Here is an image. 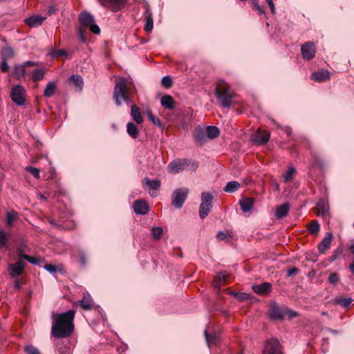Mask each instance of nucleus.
I'll list each match as a JSON object with an SVG mask.
<instances>
[{
	"mask_svg": "<svg viewBox=\"0 0 354 354\" xmlns=\"http://www.w3.org/2000/svg\"><path fill=\"white\" fill-rule=\"evenodd\" d=\"M254 204V199L250 197L242 198L239 201V205L243 212H250L252 211Z\"/></svg>",
	"mask_w": 354,
	"mask_h": 354,
	"instance_id": "nucleus-18",
	"label": "nucleus"
},
{
	"mask_svg": "<svg viewBox=\"0 0 354 354\" xmlns=\"http://www.w3.org/2000/svg\"><path fill=\"white\" fill-rule=\"evenodd\" d=\"M333 236L332 232H328L326 233L324 238L322 240L318 245V250L320 253L323 254L330 248Z\"/></svg>",
	"mask_w": 354,
	"mask_h": 354,
	"instance_id": "nucleus-15",
	"label": "nucleus"
},
{
	"mask_svg": "<svg viewBox=\"0 0 354 354\" xmlns=\"http://www.w3.org/2000/svg\"><path fill=\"white\" fill-rule=\"evenodd\" d=\"M161 84L165 88H169L172 86L173 81L169 75H165L162 78Z\"/></svg>",
	"mask_w": 354,
	"mask_h": 354,
	"instance_id": "nucleus-43",
	"label": "nucleus"
},
{
	"mask_svg": "<svg viewBox=\"0 0 354 354\" xmlns=\"http://www.w3.org/2000/svg\"><path fill=\"white\" fill-rule=\"evenodd\" d=\"M174 100L169 95H165L160 99L161 105L167 109L172 110L174 108Z\"/></svg>",
	"mask_w": 354,
	"mask_h": 354,
	"instance_id": "nucleus-25",
	"label": "nucleus"
},
{
	"mask_svg": "<svg viewBox=\"0 0 354 354\" xmlns=\"http://www.w3.org/2000/svg\"><path fill=\"white\" fill-rule=\"evenodd\" d=\"M69 80L71 81L73 84L82 90L83 88V80L80 75H73L69 77Z\"/></svg>",
	"mask_w": 354,
	"mask_h": 354,
	"instance_id": "nucleus-39",
	"label": "nucleus"
},
{
	"mask_svg": "<svg viewBox=\"0 0 354 354\" xmlns=\"http://www.w3.org/2000/svg\"><path fill=\"white\" fill-rule=\"evenodd\" d=\"M241 185L237 181H230L227 183L223 190L225 192L233 193L237 191L240 188Z\"/></svg>",
	"mask_w": 354,
	"mask_h": 354,
	"instance_id": "nucleus-34",
	"label": "nucleus"
},
{
	"mask_svg": "<svg viewBox=\"0 0 354 354\" xmlns=\"http://www.w3.org/2000/svg\"><path fill=\"white\" fill-rule=\"evenodd\" d=\"M8 239L6 232L0 230V248H5L7 245Z\"/></svg>",
	"mask_w": 354,
	"mask_h": 354,
	"instance_id": "nucleus-47",
	"label": "nucleus"
},
{
	"mask_svg": "<svg viewBox=\"0 0 354 354\" xmlns=\"http://www.w3.org/2000/svg\"><path fill=\"white\" fill-rule=\"evenodd\" d=\"M298 272H299V269L295 267H292L288 270L287 275H288V277H291L294 274H297Z\"/></svg>",
	"mask_w": 354,
	"mask_h": 354,
	"instance_id": "nucleus-56",
	"label": "nucleus"
},
{
	"mask_svg": "<svg viewBox=\"0 0 354 354\" xmlns=\"http://www.w3.org/2000/svg\"><path fill=\"white\" fill-rule=\"evenodd\" d=\"M14 288L17 290H19L21 288V284L20 281H19V279H17L15 281Z\"/></svg>",
	"mask_w": 354,
	"mask_h": 354,
	"instance_id": "nucleus-62",
	"label": "nucleus"
},
{
	"mask_svg": "<svg viewBox=\"0 0 354 354\" xmlns=\"http://www.w3.org/2000/svg\"><path fill=\"white\" fill-rule=\"evenodd\" d=\"M263 354H282L281 346L277 339H271L268 341L263 351Z\"/></svg>",
	"mask_w": 354,
	"mask_h": 354,
	"instance_id": "nucleus-10",
	"label": "nucleus"
},
{
	"mask_svg": "<svg viewBox=\"0 0 354 354\" xmlns=\"http://www.w3.org/2000/svg\"><path fill=\"white\" fill-rule=\"evenodd\" d=\"M205 337L206 339L207 344L209 347L216 345L218 343V337L214 333H207V330H204Z\"/></svg>",
	"mask_w": 354,
	"mask_h": 354,
	"instance_id": "nucleus-32",
	"label": "nucleus"
},
{
	"mask_svg": "<svg viewBox=\"0 0 354 354\" xmlns=\"http://www.w3.org/2000/svg\"><path fill=\"white\" fill-rule=\"evenodd\" d=\"M57 55L59 56H66L67 55V53L64 50H59L56 53Z\"/></svg>",
	"mask_w": 354,
	"mask_h": 354,
	"instance_id": "nucleus-63",
	"label": "nucleus"
},
{
	"mask_svg": "<svg viewBox=\"0 0 354 354\" xmlns=\"http://www.w3.org/2000/svg\"><path fill=\"white\" fill-rule=\"evenodd\" d=\"M215 94L223 108H229L231 106L233 95L228 88H224L220 91L216 90Z\"/></svg>",
	"mask_w": 354,
	"mask_h": 354,
	"instance_id": "nucleus-7",
	"label": "nucleus"
},
{
	"mask_svg": "<svg viewBox=\"0 0 354 354\" xmlns=\"http://www.w3.org/2000/svg\"><path fill=\"white\" fill-rule=\"evenodd\" d=\"M21 257H23L24 259L28 261L31 264L35 266L39 265L40 262L41 261L40 259L34 257H30L29 255H23Z\"/></svg>",
	"mask_w": 354,
	"mask_h": 354,
	"instance_id": "nucleus-45",
	"label": "nucleus"
},
{
	"mask_svg": "<svg viewBox=\"0 0 354 354\" xmlns=\"http://www.w3.org/2000/svg\"><path fill=\"white\" fill-rule=\"evenodd\" d=\"M56 88H57V86H56V83L55 82H53V81L49 82L47 84V85L44 89V97H52L55 93Z\"/></svg>",
	"mask_w": 354,
	"mask_h": 354,
	"instance_id": "nucleus-31",
	"label": "nucleus"
},
{
	"mask_svg": "<svg viewBox=\"0 0 354 354\" xmlns=\"http://www.w3.org/2000/svg\"><path fill=\"white\" fill-rule=\"evenodd\" d=\"M26 354H41L39 351L32 345H28L24 348Z\"/></svg>",
	"mask_w": 354,
	"mask_h": 354,
	"instance_id": "nucleus-48",
	"label": "nucleus"
},
{
	"mask_svg": "<svg viewBox=\"0 0 354 354\" xmlns=\"http://www.w3.org/2000/svg\"><path fill=\"white\" fill-rule=\"evenodd\" d=\"M28 72L26 71V67L24 64H17L15 66L13 71V75L17 79L23 77Z\"/></svg>",
	"mask_w": 354,
	"mask_h": 354,
	"instance_id": "nucleus-30",
	"label": "nucleus"
},
{
	"mask_svg": "<svg viewBox=\"0 0 354 354\" xmlns=\"http://www.w3.org/2000/svg\"><path fill=\"white\" fill-rule=\"evenodd\" d=\"M330 73L327 71H319L312 73V79L317 82H324L330 78Z\"/></svg>",
	"mask_w": 354,
	"mask_h": 354,
	"instance_id": "nucleus-22",
	"label": "nucleus"
},
{
	"mask_svg": "<svg viewBox=\"0 0 354 354\" xmlns=\"http://www.w3.org/2000/svg\"><path fill=\"white\" fill-rule=\"evenodd\" d=\"M153 238L156 240L161 239L163 234V229L161 227H153L151 230Z\"/></svg>",
	"mask_w": 354,
	"mask_h": 354,
	"instance_id": "nucleus-40",
	"label": "nucleus"
},
{
	"mask_svg": "<svg viewBox=\"0 0 354 354\" xmlns=\"http://www.w3.org/2000/svg\"><path fill=\"white\" fill-rule=\"evenodd\" d=\"M297 315V313L286 308L280 307L276 303L272 304L269 309V316L274 320H281L286 316L293 318Z\"/></svg>",
	"mask_w": 354,
	"mask_h": 354,
	"instance_id": "nucleus-3",
	"label": "nucleus"
},
{
	"mask_svg": "<svg viewBox=\"0 0 354 354\" xmlns=\"http://www.w3.org/2000/svg\"><path fill=\"white\" fill-rule=\"evenodd\" d=\"M46 18L40 15H35L25 19V23L30 27L35 28L41 25Z\"/></svg>",
	"mask_w": 354,
	"mask_h": 354,
	"instance_id": "nucleus-20",
	"label": "nucleus"
},
{
	"mask_svg": "<svg viewBox=\"0 0 354 354\" xmlns=\"http://www.w3.org/2000/svg\"><path fill=\"white\" fill-rule=\"evenodd\" d=\"M45 70L43 68H35L32 72V80L34 82H38L44 77Z\"/></svg>",
	"mask_w": 354,
	"mask_h": 354,
	"instance_id": "nucleus-37",
	"label": "nucleus"
},
{
	"mask_svg": "<svg viewBox=\"0 0 354 354\" xmlns=\"http://www.w3.org/2000/svg\"><path fill=\"white\" fill-rule=\"evenodd\" d=\"M317 215L324 216L328 212V208L323 203H319L317 205Z\"/></svg>",
	"mask_w": 354,
	"mask_h": 354,
	"instance_id": "nucleus-42",
	"label": "nucleus"
},
{
	"mask_svg": "<svg viewBox=\"0 0 354 354\" xmlns=\"http://www.w3.org/2000/svg\"><path fill=\"white\" fill-rule=\"evenodd\" d=\"M85 31L86 28H84L83 27H80L77 31L78 38L82 43H85L86 41Z\"/></svg>",
	"mask_w": 354,
	"mask_h": 354,
	"instance_id": "nucleus-50",
	"label": "nucleus"
},
{
	"mask_svg": "<svg viewBox=\"0 0 354 354\" xmlns=\"http://www.w3.org/2000/svg\"><path fill=\"white\" fill-rule=\"evenodd\" d=\"M301 53L304 59H312L316 53V48L313 42L308 41L301 46Z\"/></svg>",
	"mask_w": 354,
	"mask_h": 354,
	"instance_id": "nucleus-12",
	"label": "nucleus"
},
{
	"mask_svg": "<svg viewBox=\"0 0 354 354\" xmlns=\"http://www.w3.org/2000/svg\"><path fill=\"white\" fill-rule=\"evenodd\" d=\"M147 117L150 120V121L156 126H158V127H161L162 126V124H161V122L160 120L158 118H156L151 113V111H147Z\"/></svg>",
	"mask_w": 354,
	"mask_h": 354,
	"instance_id": "nucleus-44",
	"label": "nucleus"
},
{
	"mask_svg": "<svg viewBox=\"0 0 354 354\" xmlns=\"http://www.w3.org/2000/svg\"><path fill=\"white\" fill-rule=\"evenodd\" d=\"M133 210L136 214L146 215L149 211V207L146 201L139 200L134 203Z\"/></svg>",
	"mask_w": 354,
	"mask_h": 354,
	"instance_id": "nucleus-14",
	"label": "nucleus"
},
{
	"mask_svg": "<svg viewBox=\"0 0 354 354\" xmlns=\"http://www.w3.org/2000/svg\"><path fill=\"white\" fill-rule=\"evenodd\" d=\"M17 254H18V257H19L18 261H22V259H24L21 256L26 255V254H24V250L21 247H19L17 248Z\"/></svg>",
	"mask_w": 354,
	"mask_h": 354,
	"instance_id": "nucleus-57",
	"label": "nucleus"
},
{
	"mask_svg": "<svg viewBox=\"0 0 354 354\" xmlns=\"http://www.w3.org/2000/svg\"><path fill=\"white\" fill-rule=\"evenodd\" d=\"M25 67L27 66H35L38 65L37 62H33V61H27L23 63Z\"/></svg>",
	"mask_w": 354,
	"mask_h": 354,
	"instance_id": "nucleus-58",
	"label": "nucleus"
},
{
	"mask_svg": "<svg viewBox=\"0 0 354 354\" xmlns=\"http://www.w3.org/2000/svg\"><path fill=\"white\" fill-rule=\"evenodd\" d=\"M272 285L268 282L252 286L254 292L259 295H264L271 291Z\"/></svg>",
	"mask_w": 354,
	"mask_h": 354,
	"instance_id": "nucleus-21",
	"label": "nucleus"
},
{
	"mask_svg": "<svg viewBox=\"0 0 354 354\" xmlns=\"http://www.w3.org/2000/svg\"><path fill=\"white\" fill-rule=\"evenodd\" d=\"M80 305L84 310H90L93 305V301L89 295H84L83 299L80 301Z\"/></svg>",
	"mask_w": 354,
	"mask_h": 354,
	"instance_id": "nucleus-29",
	"label": "nucleus"
},
{
	"mask_svg": "<svg viewBox=\"0 0 354 354\" xmlns=\"http://www.w3.org/2000/svg\"><path fill=\"white\" fill-rule=\"evenodd\" d=\"M208 140H212L218 137L220 134L219 129L216 126H208L205 129Z\"/></svg>",
	"mask_w": 354,
	"mask_h": 354,
	"instance_id": "nucleus-28",
	"label": "nucleus"
},
{
	"mask_svg": "<svg viewBox=\"0 0 354 354\" xmlns=\"http://www.w3.org/2000/svg\"><path fill=\"white\" fill-rule=\"evenodd\" d=\"M129 106H131V116L132 117L133 120L138 124L142 123L143 119L139 108L133 103Z\"/></svg>",
	"mask_w": 354,
	"mask_h": 354,
	"instance_id": "nucleus-23",
	"label": "nucleus"
},
{
	"mask_svg": "<svg viewBox=\"0 0 354 354\" xmlns=\"http://www.w3.org/2000/svg\"><path fill=\"white\" fill-rule=\"evenodd\" d=\"M353 299L351 297H337L334 299V301L344 308H348L351 305Z\"/></svg>",
	"mask_w": 354,
	"mask_h": 354,
	"instance_id": "nucleus-35",
	"label": "nucleus"
},
{
	"mask_svg": "<svg viewBox=\"0 0 354 354\" xmlns=\"http://www.w3.org/2000/svg\"><path fill=\"white\" fill-rule=\"evenodd\" d=\"M188 193L189 190L185 187L175 189L171 196L172 205L177 209L181 208L187 198Z\"/></svg>",
	"mask_w": 354,
	"mask_h": 354,
	"instance_id": "nucleus-6",
	"label": "nucleus"
},
{
	"mask_svg": "<svg viewBox=\"0 0 354 354\" xmlns=\"http://www.w3.org/2000/svg\"><path fill=\"white\" fill-rule=\"evenodd\" d=\"M0 69L4 73L8 71L9 66L8 64V60L1 59V62L0 64Z\"/></svg>",
	"mask_w": 354,
	"mask_h": 354,
	"instance_id": "nucleus-53",
	"label": "nucleus"
},
{
	"mask_svg": "<svg viewBox=\"0 0 354 354\" xmlns=\"http://www.w3.org/2000/svg\"><path fill=\"white\" fill-rule=\"evenodd\" d=\"M79 21L81 24L80 27L89 28L90 30L96 35L100 32V27L95 24V19L90 12L87 11L82 12L79 15Z\"/></svg>",
	"mask_w": 354,
	"mask_h": 354,
	"instance_id": "nucleus-4",
	"label": "nucleus"
},
{
	"mask_svg": "<svg viewBox=\"0 0 354 354\" xmlns=\"http://www.w3.org/2000/svg\"><path fill=\"white\" fill-rule=\"evenodd\" d=\"M270 133L268 131L259 132L253 136V142L257 145H263L266 144L270 139Z\"/></svg>",
	"mask_w": 354,
	"mask_h": 354,
	"instance_id": "nucleus-19",
	"label": "nucleus"
},
{
	"mask_svg": "<svg viewBox=\"0 0 354 354\" xmlns=\"http://www.w3.org/2000/svg\"><path fill=\"white\" fill-rule=\"evenodd\" d=\"M268 4L272 10V12L274 13L275 8H274V4L273 1L268 2Z\"/></svg>",
	"mask_w": 354,
	"mask_h": 354,
	"instance_id": "nucleus-64",
	"label": "nucleus"
},
{
	"mask_svg": "<svg viewBox=\"0 0 354 354\" xmlns=\"http://www.w3.org/2000/svg\"><path fill=\"white\" fill-rule=\"evenodd\" d=\"M296 172V170L294 167H290L286 172L285 173L283 178L284 181L288 182L292 179L293 174Z\"/></svg>",
	"mask_w": 354,
	"mask_h": 354,
	"instance_id": "nucleus-46",
	"label": "nucleus"
},
{
	"mask_svg": "<svg viewBox=\"0 0 354 354\" xmlns=\"http://www.w3.org/2000/svg\"><path fill=\"white\" fill-rule=\"evenodd\" d=\"M127 131L128 134L133 138H136L138 136V129L133 122H128L127 124Z\"/></svg>",
	"mask_w": 354,
	"mask_h": 354,
	"instance_id": "nucleus-36",
	"label": "nucleus"
},
{
	"mask_svg": "<svg viewBox=\"0 0 354 354\" xmlns=\"http://www.w3.org/2000/svg\"><path fill=\"white\" fill-rule=\"evenodd\" d=\"M189 165V159H176L171 162L168 165V171L172 174H178L183 171Z\"/></svg>",
	"mask_w": 354,
	"mask_h": 354,
	"instance_id": "nucleus-9",
	"label": "nucleus"
},
{
	"mask_svg": "<svg viewBox=\"0 0 354 354\" xmlns=\"http://www.w3.org/2000/svg\"><path fill=\"white\" fill-rule=\"evenodd\" d=\"M310 234H317L320 230V225L317 221H313L309 225L308 228Z\"/></svg>",
	"mask_w": 354,
	"mask_h": 354,
	"instance_id": "nucleus-41",
	"label": "nucleus"
},
{
	"mask_svg": "<svg viewBox=\"0 0 354 354\" xmlns=\"http://www.w3.org/2000/svg\"><path fill=\"white\" fill-rule=\"evenodd\" d=\"M10 97L15 104L18 106L24 104L26 101V93L24 88L21 85H16L11 90Z\"/></svg>",
	"mask_w": 354,
	"mask_h": 354,
	"instance_id": "nucleus-8",
	"label": "nucleus"
},
{
	"mask_svg": "<svg viewBox=\"0 0 354 354\" xmlns=\"http://www.w3.org/2000/svg\"><path fill=\"white\" fill-rule=\"evenodd\" d=\"M194 141L201 146L206 143L208 138L205 129L202 127L196 128L194 133Z\"/></svg>",
	"mask_w": 354,
	"mask_h": 354,
	"instance_id": "nucleus-13",
	"label": "nucleus"
},
{
	"mask_svg": "<svg viewBox=\"0 0 354 354\" xmlns=\"http://www.w3.org/2000/svg\"><path fill=\"white\" fill-rule=\"evenodd\" d=\"M56 11V8L54 6H50L48 8L47 12L51 15L54 14Z\"/></svg>",
	"mask_w": 354,
	"mask_h": 354,
	"instance_id": "nucleus-60",
	"label": "nucleus"
},
{
	"mask_svg": "<svg viewBox=\"0 0 354 354\" xmlns=\"http://www.w3.org/2000/svg\"><path fill=\"white\" fill-rule=\"evenodd\" d=\"M216 237L219 239V240H224L225 239L227 238V235L225 232H222V231H220L217 233V235H216Z\"/></svg>",
	"mask_w": 354,
	"mask_h": 354,
	"instance_id": "nucleus-59",
	"label": "nucleus"
},
{
	"mask_svg": "<svg viewBox=\"0 0 354 354\" xmlns=\"http://www.w3.org/2000/svg\"><path fill=\"white\" fill-rule=\"evenodd\" d=\"M17 216H18V213L15 210L8 212L6 214L7 225L10 227L12 226L14 223L17 219Z\"/></svg>",
	"mask_w": 354,
	"mask_h": 354,
	"instance_id": "nucleus-38",
	"label": "nucleus"
},
{
	"mask_svg": "<svg viewBox=\"0 0 354 354\" xmlns=\"http://www.w3.org/2000/svg\"><path fill=\"white\" fill-rule=\"evenodd\" d=\"M290 209V205L288 203H284L280 206H278L276 209L275 216L277 218L280 219L285 217Z\"/></svg>",
	"mask_w": 354,
	"mask_h": 354,
	"instance_id": "nucleus-26",
	"label": "nucleus"
},
{
	"mask_svg": "<svg viewBox=\"0 0 354 354\" xmlns=\"http://www.w3.org/2000/svg\"><path fill=\"white\" fill-rule=\"evenodd\" d=\"M26 170L28 171H29L35 178H36L37 179H39L40 178L39 169H37L36 167L28 166L26 167Z\"/></svg>",
	"mask_w": 354,
	"mask_h": 354,
	"instance_id": "nucleus-49",
	"label": "nucleus"
},
{
	"mask_svg": "<svg viewBox=\"0 0 354 354\" xmlns=\"http://www.w3.org/2000/svg\"><path fill=\"white\" fill-rule=\"evenodd\" d=\"M15 50L11 46H5L1 52V59L8 60L15 57Z\"/></svg>",
	"mask_w": 354,
	"mask_h": 354,
	"instance_id": "nucleus-27",
	"label": "nucleus"
},
{
	"mask_svg": "<svg viewBox=\"0 0 354 354\" xmlns=\"http://www.w3.org/2000/svg\"><path fill=\"white\" fill-rule=\"evenodd\" d=\"M254 8L259 12V14H263L265 13L264 10L261 8V6L257 3H254Z\"/></svg>",
	"mask_w": 354,
	"mask_h": 354,
	"instance_id": "nucleus-61",
	"label": "nucleus"
},
{
	"mask_svg": "<svg viewBox=\"0 0 354 354\" xmlns=\"http://www.w3.org/2000/svg\"><path fill=\"white\" fill-rule=\"evenodd\" d=\"M153 20L152 13L147 10L144 29L147 32H151L153 30Z\"/></svg>",
	"mask_w": 354,
	"mask_h": 354,
	"instance_id": "nucleus-33",
	"label": "nucleus"
},
{
	"mask_svg": "<svg viewBox=\"0 0 354 354\" xmlns=\"http://www.w3.org/2000/svg\"><path fill=\"white\" fill-rule=\"evenodd\" d=\"M44 269L47 270L50 273H54L57 270V268L55 265L53 264H46L44 266Z\"/></svg>",
	"mask_w": 354,
	"mask_h": 354,
	"instance_id": "nucleus-54",
	"label": "nucleus"
},
{
	"mask_svg": "<svg viewBox=\"0 0 354 354\" xmlns=\"http://www.w3.org/2000/svg\"><path fill=\"white\" fill-rule=\"evenodd\" d=\"M160 180L158 179L150 180L147 178H145L143 180V186L147 185L149 187V192L152 196H156V194L153 193H151V191H158L160 188Z\"/></svg>",
	"mask_w": 354,
	"mask_h": 354,
	"instance_id": "nucleus-16",
	"label": "nucleus"
},
{
	"mask_svg": "<svg viewBox=\"0 0 354 354\" xmlns=\"http://www.w3.org/2000/svg\"><path fill=\"white\" fill-rule=\"evenodd\" d=\"M75 311L69 310L57 315L53 314L51 333L56 338L69 337L74 331Z\"/></svg>",
	"mask_w": 354,
	"mask_h": 354,
	"instance_id": "nucleus-1",
	"label": "nucleus"
},
{
	"mask_svg": "<svg viewBox=\"0 0 354 354\" xmlns=\"http://www.w3.org/2000/svg\"><path fill=\"white\" fill-rule=\"evenodd\" d=\"M102 6L107 7L112 6L114 11L119 10L124 4L126 0H97Z\"/></svg>",
	"mask_w": 354,
	"mask_h": 354,
	"instance_id": "nucleus-17",
	"label": "nucleus"
},
{
	"mask_svg": "<svg viewBox=\"0 0 354 354\" xmlns=\"http://www.w3.org/2000/svg\"><path fill=\"white\" fill-rule=\"evenodd\" d=\"M26 263L22 261H17L15 263L8 265V272L12 278H17L24 271Z\"/></svg>",
	"mask_w": 354,
	"mask_h": 354,
	"instance_id": "nucleus-11",
	"label": "nucleus"
},
{
	"mask_svg": "<svg viewBox=\"0 0 354 354\" xmlns=\"http://www.w3.org/2000/svg\"><path fill=\"white\" fill-rule=\"evenodd\" d=\"M226 276V273L225 272H219L214 277L212 282V286L215 290H216L217 291L220 290L222 283L225 280Z\"/></svg>",
	"mask_w": 354,
	"mask_h": 354,
	"instance_id": "nucleus-24",
	"label": "nucleus"
},
{
	"mask_svg": "<svg viewBox=\"0 0 354 354\" xmlns=\"http://www.w3.org/2000/svg\"><path fill=\"white\" fill-rule=\"evenodd\" d=\"M339 279V278L338 274L335 272L331 273L328 277V282L333 285L336 284L338 282Z\"/></svg>",
	"mask_w": 354,
	"mask_h": 354,
	"instance_id": "nucleus-52",
	"label": "nucleus"
},
{
	"mask_svg": "<svg viewBox=\"0 0 354 354\" xmlns=\"http://www.w3.org/2000/svg\"><path fill=\"white\" fill-rule=\"evenodd\" d=\"M113 99L118 106H121L123 103L129 106L133 103L129 88L124 81L115 84L113 90Z\"/></svg>",
	"mask_w": 354,
	"mask_h": 354,
	"instance_id": "nucleus-2",
	"label": "nucleus"
},
{
	"mask_svg": "<svg viewBox=\"0 0 354 354\" xmlns=\"http://www.w3.org/2000/svg\"><path fill=\"white\" fill-rule=\"evenodd\" d=\"M213 196L209 192H202L201 203L199 207V216L204 219L210 212L212 208Z\"/></svg>",
	"mask_w": 354,
	"mask_h": 354,
	"instance_id": "nucleus-5",
	"label": "nucleus"
},
{
	"mask_svg": "<svg viewBox=\"0 0 354 354\" xmlns=\"http://www.w3.org/2000/svg\"><path fill=\"white\" fill-rule=\"evenodd\" d=\"M233 294L237 297V299L239 301H246V300L249 299V298H250V295L245 293V292H241V293L233 292Z\"/></svg>",
	"mask_w": 354,
	"mask_h": 354,
	"instance_id": "nucleus-51",
	"label": "nucleus"
},
{
	"mask_svg": "<svg viewBox=\"0 0 354 354\" xmlns=\"http://www.w3.org/2000/svg\"><path fill=\"white\" fill-rule=\"evenodd\" d=\"M198 162L196 161H192L189 160V165L187 166V167H189V169L192 171H195L198 167Z\"/></svg>",
	"mask_w": 354,
	"mask_h": 354,
	"instance_id": "nucleus-55",
	"label": "nucleus"
}]
</instances>
